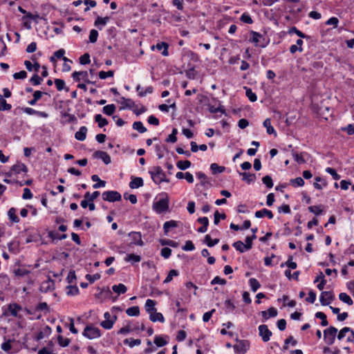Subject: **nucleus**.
Returning a JSON list of instances; mask_svg holds the SVG:
<instances>
[{"label":"nucleus","mask_w":354,"mask_h":354,"mask_svg":"<svg viewBox=\"0 0 354 354\" xmlns=\"http://www.w3.org/2000/svg\"><path fill=\"white\" fill-rule=\"evenodd\" d=\"M149 173L156 184L159 185L162 182H169V180L166 178L165 173L160 166L153 167Z\"/></svg>","instance_id":"nucleus-1"},{"label":"nucleus","mask_w":354,"mask_h":354,"mask_svg":"<svg viewBox=\"0 0 354 354\" xmlns=\"http://www.w3.org/2000/svg\"><path fill=\"white\" fill-rule=\"evenodd\" d=\"M164 195L165 197L159 198L153 203V209L158 214L164 213L169 209V198L166 194Z\"/></svg>","instance_id":"nucleus-2"},{"label":"nucleus","mask_w":354,"mask_h":354,"mask_svg":"<svg viewBox=\"0 0 354 354\" xmlns=\"http://www.w3.org/2000/svg\"><path fill=\"white\" fill-rule=\"evenodd\" d=\"M22 310V307L17 303H11L7 306L6 309L3 310V315L4 316H12L18 319H21L22 315L19 312Z\"/></svg>","instance_id":"nucleus-3"},{"label":"nucleus","mask_w":354,"mask_h":354,"mask_svg":"<svg viewBox=\"0 0 354 354\" xmlns=\"http://www.w3.org/2000/svg\"><path fill=\"white\" fill-rule=\"evenodd\" d=\"M250 34L251 35L249 41L253 44L256 46H259L261 48H265L268 44L269 41H266V38L259 32H257L254 30H251L250 32Z\"/></svg>","instance_id":"nucleus-4"},{"label":"nucleus","mask_w":354,"mask_h":354,"mask_svg":"<svg viewBox=\"0 0 354 354\" xmlns=\"http://www.w3.org/2000/svg\"><path fill=\"white\" fill-rule=\"evenodd\" d=\"M82 335L89 339H96L102 335L100 330L93 325H87L84 328Z\"/></svg>","instance_id":"nucleus-5"},{"label":"nucleus","mask_w":354,"mask_h":354,"mask_svg":"<svg viewBox=\"0 0 354 354\" xmlns=\"http://www.w3.org/2000/svg\"><path fill=\"white\" fill-rule=\"evenodd\" d=\"M337 333V329L332 326L324 330V339L328 345L334 344Z\"/></svg>","instance_id":"nucleus-6"},{"label":"nucleus","mask_w":354,"mask_h":354,"mask_svg":"<svg viewBox=\"0 0 354 354\" xmlns=\"http://www.w3.org/2000/svg\"><path fill=\"white\" fill-rule=\"evenodd\" d=\"M102 199L104 201L114 203L120 201L122 199L121 194L117 191H105L102 194Z\"/></svg>","instance_id":"nucleus-7"},{"label":"nucleus","mask_w":354,"mask_h":354,"mask_svg":"<svg viewBox=\"0 0 354 354\" xmlns=\"http://www.w3.org/2000/svg\"><path fill=\"white\" fill-rule=\"evenodd\" d=\"M128 236L131 238V242L128 244L129 247L136 245L139 246L144 245V242L142 239V234L140 232H131L128 234Z\"/></svg>","instance_id":"nucleus-8"},{"label":"nucleus","mask_w":354,"mask_h":354,"mask_svg":"<svg viewBox=\"0 0 354 354\" xmlns=\"http://www.w3.org/2000/svg\"><path fill=\"white\" fill-rule=\"evenodd\" d=\"M238 344L233 346L234 349L236 352L245 354L249 348L250 344L247 340H239L236 339Z\"/></svg>","instance_id":"nucleus-9"},{"label":"nucleus","mask_w":354,"mask_h":354,"mask_svg":"<svg viewBox=\"0 0 354 354\" xmlns=\"http://www.w3.org/2000/svg\"><path fill=\"white\" fill-rule=\"evenodd\" d=\"M259 335L262 337V340L264 342H267L270 340V337L272 336V332L268 329L267 325L262 324L260 325L258 328Z\"/></svg>","instance_id":"nucleus-10"},{"label":"nucleus","mask_w":354,"mask_h":354,"mask_svg":"<svg viewBox=\"0 0 354 354\" xmlns=\"http://www.w3.org/2000/svg\"><path fill=\"white\" fill-rule=\"evenodd\" d=\"M28 171L27 166L22 162H17V164L12 166L10 171L7 174L8 176H10L13 173L19 174L21 172L26 173Z\"/></svg>","instance_id":"nucleus-11"},{"label":"nucleus","mask_w":354,"mask_h":354,"mask_svg":"<svg viewBox=\"0 0 354 354\" xmlns=\"http://www.w3.org/2000/svg\"><path fill=\"white\" fill-rule=\"evenodd\" d=\"M334 299V295L330 291H323L320 295V303L322 306H328Z\"/></svg>","instance_id":"nucleus-12"},{"label":"nucleus","mask_w":354,"mask_h":354,"mask_svg":"<svg viewBox=\"0 0 354 354\" xmlns=\"http://www.w3.org/2000/svg\"><path fill=\"white\" fill-rule=\"evenodd\" d=\"M72 78L75 82H80L82 79L88 84H91L88 78L87 71H74L71 75Z\"/></svg>","instance_id":"nucleus-13"},{"label":"nucleus","mask_w":354,"mask_h":354,"mask_svg":"<svg viewBox=\"0 0 354 354\" xmlns=\"http://www.w3.org/2000/svg\"><path fill=\"white\" fill-rule=\"evenodd\" d=\"M21 110L24 113L28 115H36L38 117L46 118L48 117V114L44 111H40L35 110L30 107H23Z\"/></svg>","instance_id":"nucleus-14"},{"label":"nucleus","mask_w":354,"mask_h":354,"mask_svg":"<svg viewBox=\"0 0 354 354\" xmlns=\"http://www.w3.org/2000/svg\"><path fill=\"white\" fill-rule=\"evenodd\" d=\"M168 48L169 44L165 41L158 42L156 45L151 46L152 50L156 49L159 51L162 50L161 54L165 57L169 55Z\"/></svg>","instance_id":"nucleus-15"},{"label":"nucleus","mask_w":354,"mask_h":354,"mask_svg":"<svg viewBox=\"0 0 354 354\" xmlns=\"http://www.w3.org/2000/svg\"><path fill=\"white\" fill-rule=\"evenodd\" d=\"M93 157L95 158L101 159L105 165H109L111 162L110 156L105 151H96L93 153Z\"/></svg>","instance_id":"nucleus-16"},{"label":"nucleus","mask_w":354,"mask_h":354,"mask_svg":"<svg viewBox=\"0 0 354 354\" xmlns=\"http://www.w3.org/2000/svg\"><path fill=\"white\" fill-rule=\"evenodd\" d=\"M261 315L263 321H266L270 317H275L277 314V310L274 307H270L268 309V310H263L260 313Z\"/></svg>","instance_id":"nucleus-17"},{"label":"nucleus","mask_w":354,"mask_h":354,"mask_svg":"<svg viewBox=\"0 0 354 354\" xmlns=\"http://www.w3.org/2000/svg\"><path fill=\"white\" fill-rule=\"evenodd\" d=\"M239 174L242 176V180L245 181L247 183L250 184L257 178L255 174H250L249 172H240L238 171Z\"/></svg>","instance_id":"nucleus-18"},{"label":"nucleus","mask_w":354,"mask_h":354,"mask_svg":"<svg viewBox=\"0 0 354 354\" xmlns=\"http://www.w3.org/2000/svg\"><path fill=\"white\" fill-rule=\"evenodd\" d=\"M116 320H117V316L113 315V316H112V319H104V321H102L100 323V326L106 330H110L113 328Z\"/></svg>","instance_id":"nucleus-19"},{"label":"nucleus","mask_w":354,"mask_h":354,"mask_svg":"<svg viewBox=\"0 0 354 354\" xmlns=\"http://www.w3.org/2000/svg\"><path fill=\"white\" fill-rule=\"evenodd\" d=\"M180 222L174 221V220H170L168 221H166L163 225V230L165 234H167L168 232L171 230V229L177 227L178 226V223Z\"/></svg>","instance_id":"nucleus-20"},{"label":"nucleus","mask_w":354,"mask_h":354,"mask_svg":"<svg viewBox=\"0 0 354 354\" xmlns=\"http://www.w3.org/2000/svg\"><path fill=\"white\" fill-rule=\"evenodd\" d=\"M143 180L140 177H131V180L129 183V187L131 189H137L143 186Z\"/></svg>","instance_id":"nucleus-21"},{"label":"nucleus","mask_w":354,"mask_h":354,"mask_svg":"<svg viewBox=\"0 0 354 354\" xmlns=\"http://www.w3.org/2000/svg\"><path fill=\"white\" fill-rule=\"evenodd\" d=\"M110 20V17H97L94 22L95 26L98 28L100 30L102 29V27L104 26Z\"/></svg>","instance_id":"nucleus-22"},{"label":"nucleus","mask_w":354,"mask_h":354,"mask_svg":"<svg viewBox=\"0 0 354 354\" xmlns=\"http://www.w3.org/2000/svg\"><path fill=\"white\" fill-rule=\"evenodd\" d=\"M87 128L84 126L81 127L75 133V138L80 141H84L86 138Z\"/></svg>","instance_id":"nucleus-23"},{"label":"nucleus","mask_w":354,"mask_h":354,"mask_svg":"<svg viewBox=\"0 0 354 354\" xmlns=\"http://www.w3.org/2000/svg\"><path fill=\"white\" fill-rule=\"evenodd\" d=\"M263 125L265 128H266L267 133L269 135H274V136H277V133L274 129V127L271 125V121L270 118H266L263 123Z\"/></svg>","instance_id":"nucleus-24"},{"label":"nucleus","mask_w":354,"mask_h":354,"mask_svg":"<svg viewBox=\"0 0 354 354\" xmlns=\"http://www.w3.org/2000/svg\"><path fill=\"white\" fill-rule=\"evenodd\" d=\"M315 180V182L313 183V186L315 189L321 190L327 186V182L325 179L319 176H317Z\"/></svg>","instance_id":"nucleus-25"},{"label":"nucleus","mask_w":354,"mask_h":354,"mask_svg":"<svg viewBox=\"0 0 354 354\" xmlns=\"http://www.w3.org/2000/svg\"><path fill=\"white\" fill-rule=\"evenodd\" d=\"M264 216H268L270 219H272L274 216L272 211L267 209L266 208L257 211L255 212V216L257 218H262Z\"/></svg>","instance_id":"nucleus-26"},{"label":"nucleus","mask_w":354,"mask_h":354,"mask_svg":"<svg viewBox=\"0 0 354 354\" xmlns=\"http://www.w3.org/2000/svg\"><path fill=\"white\" fill-rule=\"evenodd\" d=\"M17 209L15 207H11L8 211V216L9 220L15 223H17L19 222V218L16 214Z\"/></svg>","instance_id":"nucleus-27"},{"label":"nucleus","mask_w":354,"mask_h":354,"mask_svg":"<svg viewBox=\"0 0 354 354\" xmlns=\"http://www.w3.org/2000/svg\"><path fill=\"white\" fill-rule=\"evenodd\" d=\"M149 319L151 322H160L163 323L165 322V318L162 313L154 311L153 313H149Z\"/></svg>","instance_id":"nucleus-28"},{"label":"nucleus","mask_w":354,"mask_h":354,"mask_svg":"<svg viewBox=\"0 0 354 354\" xmlns=\"http://www.w3.org/2000/svg\"><path fill=\"white\" fill-rule=\"evenodd\" d=\"M156 304V302L154 300L148 299L146 301L145 303V310L148 313H153L154 311H156V308H155V306Z\"/></svg>","instance_id":"nucleus-29"},{"label":"nucleus","mask_w":354,"mask_h":354,"mask_svg":"<svg viewBox=\"0 0 354 354\" xmlns=\"http://www.w3.org/2000/svg\"><path fill=\"white\" fill-rule=\"evenodd\" d=\"M126 262H131L132 264L134 263H138L141 261V257L135 254H129L124 257Z\"/></svg>","instance_id":"nucleus-30"},{"label":"nucleus","mask_w":354,"mask_h":354,"mask_svg":"<svg viewBox=\"0 0 354 354\" xmlns=\"http://www.w3.org/2000/svg\"><path fill=\"white\" fill-rule=\"evenodd\" d=\"M35 311L44 312V314L50 312V307L46 302H41L35 307Z\"/></svg>","instance_id":"nucleus-31"},{"label":"nucleus","mask_w":354,"mask_h":354,"mask_svg":"<svg viewBox=\"0 0 354 354\" xmlns=\"http://www.w3.org/2000/svg\"><path fill=\"white\" fill-rule=\"evenodd\" d=\"M288 34L291 35L292 33L296 34L297 36H299L300 38L302 39H309L310 37L304 32H302L301 30H298L295 26L291 27L288 31Z\"/></svg>","instance_id":"nucleus-32"},{"label":"nucleus","mask_w":354,"mask_h":354,"mask_svg":"<svg viewBox=\"0 0 354 354\" xmlns=\"http://www.w3.org/2000/svg\"><path fill=\"white\" fill-rule=\"evenodd\" d=\"M196 175L197 178L201 180V184L203 186H205L207 185H211V183L208 180V178L206 176L205 174L203 173L202 171H198L196 173Z\"/></svg>","instance_id":"nucleus-33"},{"label":"nucleus","mask_w":354,"mask_h":354,"mask_svg":"<svg viewBox=\"0 0 354 354\" xmlns=\"http://www.w3.org/2000/svg\"><path fill=\"white\" fill-rule=\"evenodd\" d=\"M67 292L66 294L68 296H75L79 294L80 290L77 286L75 285H68L66 286Z\"/></svg>","instance_id":"nucleus-34"},{"label":"nucleus","mask_w":354,"mask_h":354,"mask_svg":"<svg viewBox=\"0 0 354 354\" xmlns=\"http://www.w3.org/2000/svg\"><path fill=\"white\" fill-rule=\"evenodd\" d=\"M112 290L115 293L120 295V294H124L127 292V288L123 283H119L118 285L113 286Z\"/></svg>","instance_id":"nucleus-35"},{"label":"nucleus","mask_w":354,"mask_h":354,"mask_svg":"<svg viewBox=\"0 0 354 354\" xmlns=\"http://www.w3.org/2000/svg\"><path fill=\"white\" fill-rule=\"evenodd\" d=\"M95 121L97 122L98 127L100 128L104 127L109 123L108 120L103 118L101 114H96L95 115Z\"/></svg>","instance_id":"nucleus-36"},{"label":"nucleus","mask_w":354,"mask_h":354,"mask_svg":"<svg viewBox=\"0 0 354 354\" xmlns=\"http://www.w3.org/2000/svg\"><path fill=\"white\" fill-rule=\"evenodd\" d=\"M121 100H122L121 103L123 105V108L131 109L135 106V102L131 99L125 98L124 97H122Z\"/></svg>","instance_id":"nucleus-37"},{"label":"nucleus","mask_w":354,"mask_h":354,"mask_svg":"<svg viewBox=\"0 0 354 354\" xmlns=\"http://www.w3.org/2000/svg\"><path fill=\"white\" fill-rule=\"evenodd\" d=\"M12 109V105L10 104L7 103L6 100L3 98V97L0 95V111H10Z\"/></svg>","instance_id":"nucleus-38"},{"label":"nucleus","mask_w":354,"mask_h":354,"mask_svg":"<svg viewBox=\"0 0 354 354\" xmlns=\"http://www.w3.org/2000/svg\"><path fill=\"white\" fill-rule=\"evenodd\" d=\"M116 107L113 104L106 105L103 107L102 111L107 115H112L115 111Z\"/></svg>","instance_id":"nucleus-39"},{"label":"nucleus","mask_w":354,"mask_h":354,"mask_svg":"<svg viewBox=\"0 0 354 354\" xmlns=\"http://www.w3.org/2000/svg\"><path fill=\"white\" fill-rule=\"evenodd\" d=\"M244 89L245 90V95L250 102H254L257 100V95L252 92L250 88L244 86Z\"/></svg>","instance_id":"nucleus-40"},{"label":"nucleus","mask_w":354,"mask_h":354,"mask_svg":"<svg viewBox=\"0 0 354 354\" xmlns=\"http://www.w3.org/2000/svg\"><path fill=\"white\" fill-rule=\"evenodd\" d=\"M210 169L213 174H216L223 172L225 169V167L223 166H219L216 163H212L210 165Z\"/></svg>","instance_id":"nucleus-41"},{"label":"nucleus","mask_w":354,"mask_h":354,"mask_svg":"<svg viewBox=\"0 0 354 354\" xmlns=\"http://www.w3.org/2000/svg\"><path fill=\"white\" fill-rule=\"evenodd\" d=\"M126 313L131 317L138 316L140 315V308L138 306L130 307L126 310Z\"/></svg>","instance_id":"nucleus-42"},{"label":"nucleus","mask_w":354,"mask_h":354,"mask_svg":"<svg viewBox=\"0 0 354 354\" xmlns=\"http://www.w3.org/2000/svg\"><path fill=\"white\" fill-rule=\"evenodd\" d=\"M155 149L158 158L161 159L164 157V151H167V147L165 145H156Z\"/></svg>","instance_id":"nucleus-43"},{"label":"nucleus","mask_w":354,"mask_h":354,"mask_svg":"<svg viewBox=\"0 0 354 354\" xmlns=\"http://www.w3.org/2000/svg\"><path fill=\"white\" fill-rule=\"evenodd\" d=\"M339 300H341L344 303H346L348 306H351L353 304V301L352 299L350 297L349 295H348L345 292H341L339 295Z\"/></svg>","instance_id":"nucleus-44"},{"label":"nucleus","mask_w":354,"mask_h":354,"mask_svg":"<svg viewBox=\"0 0 354 354\" xmlns=\"http://www.w3.org/2000/svg\"><path fill=\"white\" fill-rule=\"evenodd\" d=\"M315 317L322 320L321 325L322 326H326L328 325L326 315L322 312H317L315 315Z\"/></svg>","instance_id":"nucleus-45"},{"label":"nucleus","mask_w":354,"mask_h":354,"mask_svg":"<svg viewBox=\"0 0 354 354\" xmlns=\"http://www.w3.org/2000/svg\"><path fill=\"white\" fill-rule=\"evenodd\" d=\"M249 285L252 292H256L261 286L260 283L255 278H251L249 279Z\"/></svg>","instance_id":"nucleus-46"},{"label":"nucleus","mask_w":354,"mask_h":354,"mask_svg":"<svg viewBox=\"0 0 354 354\" xmlns=\"http://www.w3.org/2000/svg\"><path fill=\"white\" fill-rule=\"evenodd\" d=\"M304 183L305 182L304 179L301 177H297L290 180V184L295 187H302L304 186Z\"/></svg>","instance_id":"nucleus-47"},{"label":"nucleus","mask_w":354,"mask_h":354,"mask_svg":"<svg viewBox=\"0 0 354 354\" xmlns=\"http://www.w3.org/2000/svg\"><path fill=\"white\" fill-rule=\"evenodd\" d=\"M19 243L17 241H12L8 244V250L12 253H17L19 251Z\"/></svg>","instance_id":"nucleus-48"},{"label":"nucleus","mask_w":354,"mask_h":354,"mask_svg":"<svg viewBox=\"0 0 354 354\" xmlns=\"http://www.w3.org/2000/svg\"><path fill=\"white\" fill-rule=\"evenodd\" d=\"M204 242L207 244L208 247H214L215 245L218 243L219 239H212L211 236L209 234L205 235Z\"/></svg>","instance_id":"nucleus-49"},{"label":"nucleus","mask_w":354,"mask_h":354,"mask_svg":"<svg viewBox=\"0 0 354 354\" xmlns=\"http://www.w3.org/2000/svg\"><path fill=\"white\" fill-rule=\"evenodd\" d=\"M64 54H65V50L63 49V48H61L57 51H55L54 53V56L56 57V58H58V59H61L62 58V59L65 62H72V61L69 59H68L67 57H64Z\"/></svg>","instance_id":"nucleus-50"},{"label":"nucleus","mask_w":354,"mask_h":354,"mask_svg":"<svg viewBox=\"0 0 354 354\" xmlns=\"http://www.w3.org/2000/svg\"><path fill=\"white\" fill-rule=\"evenodd\" d=\"M133 129L138 131L140 133H143L147 131V129L144 127L142 122L140 121L134 122L133 124Z\"/></svg>","instance_id":"nucleus-51"},{"label":"nucleus","mask_w":354,"mask_h":354,"mask_svg":"<svg viewBox=\"0 0 354 354\" xmlns=\"http://www.w3.org/2000/svg\"><path fill=\"white\" fill-rule=\"evenodd\" d=\"M192 163L189 160H180L176 163L177 167L180 170H185L190 167Z\"/></svg>","instance_id":"nucleus-52"},{"label":"nucleus","mask_w":354,"mask_h":354,"mask_svg":"<svg viewBox=\"0 0 354 354\" xmlns=\"http://www.w3.org/2000/svg\"><path fill=\"white\" fill-rule=\"evenodd\" d=\"M123 342L124 344H128L131 348H133L135 346H139L141 344V340L140 339H134L129 338L125 339Z\"/></svg>","instance_id":"nucleus-53"},{"label":"nucleus","mask_w":354,"mask_h":354,"mask_svg":"<svg viewBox=\"0 0 354 354\" xmlns=\"http://www.w3.org/2000/svg\"><path fill=\"white\" fill-rule=\"evenodd\" d=\"M233 247L239 252L243 253L247 251L244 243L241 241H237L233 243Z\"/></svg>","instance_id":"nucleus-54"},{"label":"nucleus","mask_w":354,"mask_h":354,"mask_svg":"<svg viewBox=\"0 0 354 354\" xmlns=\"http://www.w3.org/2000/svg\"><path fill=\"white\" fill-rule=\"evenodd\" d=\"M178 274H179V272L178 270H174V269L171 270L169 272L167 277L164 280V283H169L170 281H172L174 277H177V276H178Z\"/></svg>","instance_id":"nucleus-55"},{"label":"nucleus","mask_w":354,"mask_h":354,"mask_svg":"<svg viewBox=\"0 0 354 354\" xmlns=\"http://www.w3.org/2000/svg\"><path fill=\"white\" fill-rule=\"evenodd\" d=\"M100 193L98 191H95L92 194L87 192L85 193L84 197L86 199H88L90 202H93L95 198H97L100 196Z\"/></svg>","instance_id":"nucleus-56"},{"label":"nucleus","mask_w":354,"mask_h":354,"mask_svg":"<svg viewBox=\"0 0 354 354\" xmlns=\"http://www.w3.org/2000/svg\"><path fill=\"white\" fill-rule=\"evenodd\" d=\"M132 331H136V328L131 327L130 324H127L126 326L121 328L118 333L121 335H127Z\"/></svg>","instance_id":"nucleus-57"},{"label":"nucleus","mask_w":354,"mask_h":354,"mask_svg":"<svg viewBox=\"0 0 354 354\" xmlns=\"http://www.w3.org/2000/svg\"><path fill=\"white\" fill-rule=\"evenodd\" d=\"M57 342L60 346L66 347L69 345L71 339L68 338H64L62 335H59L57 336Z\"/></svg>","instance_id":"nucleus-58"},{"label":"nucleus","mask_w":354,"mask_h":354,"mask_svg":"<svg viewBox=\"0 0 354 354\" xmlns=\"http://www.w3.org/2000/svg\"><path fill=\"white\" fill-rule=\"evenodd\" d=\"M55 84L58 91H61L65 89L66 91H68V88H65V82L62 79H55Z\"/></svg>","instance_id":"nucleus-59"},{"label":"nucleus","mask_w":354,"mask_h":354,"mask_svg":"<svg viewBox=\"0 0 354 354\" xmlns=\"http://www.w3.org/2000/svg\"><path fill=\"white\" fill-rule=\"evenodd\" d=\"M66 280L69 285L75 284L76 281L75 272L74 270H70Z\"/></svg>","instance_id":"nucleus-60"},{"label":"nucleus","mask_w":354,"mask_h":354,"mask_svg":"<svg viewBox=\"0 0 354 354\" xmlns=\"http://www.w3.org/2000/svg\"><path fill=\"white\" fill-rule=\"evenodd\" d=\"M29 81L32 85L37 86L41 83L43 79L42 77H39L37 73H35L31 77Z\"/></svg>","instance_id":"nucleus-61"},{"label":"nucleus","mask_w":354,"mask_h":354,"mask_svg":"<svg viewBox=\"0 0 354 354\" xmlns=\"http://www.w3.org/2000/svg\"><path fill=\"white\" fill-rule=\"evenodd\" d=\"M308 209L310 212L315 214L316 216L322 214L323 210L321 209V205L309 206Z\"/></svg>","instance_id":"nucleus-62"},{"label":"nucleus","mask_w":354,"mask_h":354,"mask_svg":"<svg viewBox=\"0 0 354 354\" xmlns=\"http://www.w3.org/2000/svg\"><path fill=\"white\" fill-rule=\"evenodd\" d=\"M154 343L158 347H162L167 344V342L162 337L156 335L154 337Z\"/></svg>","instance_id":"nucleus-63"},{"label":"nucleus","mask_w":354,"mask_h":354,"mask_svg":"<svg viewBox=\"0 0 354 354\" xmlns=\"http://www.w3.org/2000/svg\"><path fill=\"white\" fill-rule=\"evenodd\" d=\"M263 183L269 189L273 187V180L270 176L267 175L262 178Z\"/></svg>","instance_id":"nucleus-64"}]
</instances>
